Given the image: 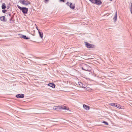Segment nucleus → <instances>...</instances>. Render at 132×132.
I'll return each mask as SVG.
<instances>
[{
  "mask_svg": "<svg viewBox=\"0 0 132 132\" xmlns=\"http://www.w3.org/2000/svg\"><path fill=\"white\" fill-rule=\"evenodd\" d=\"M81 68L83 70L86 71H90L91 70V68L90 67L84 63L82 64Z\"/></svg>",
  "mask_w": 132,
  "mask_h": 132,
  "instance_id": "nucleus-1",
  "label": "nucleus"
},
{
  "mask_svg": "<svg viewBox=\"0 0 132 132\" xmlns=\"http://www.w3.org/2000/svg\"><path fill=\"white\" fill-rule=\"evenodd\" d=\"M17 7L21 11H22L23 13L24 14H26L27 13L28 11V9L25 7H21L19 5H17Z\"/></svg>",
  "mask_w": 132,
  "mask_h": 132,
  "instance_id": "nucleus-2",
  "label": "nucleus"
},
{
  "mask_svg": "<svg viewBox=\"0 0 132 132\" xmlns=\"http://www.w3.org/2000/svg\"><path fill=\"white\" fill-rule=\"evenodd\" d=\"M78 83L80 87L84 88L85 90H89V87L85 86V85L83 84L81 82H78Z\"/></svg>",
  "mask_w": 132,
  "mask_h": 132,
  "instance_id": "nucleus-3",
  "label": "nucleus"
},
{
  "mask_svg": "<svg viewBox=\"0 0 132 132\" xmlns=\"http://www.w3.org/2000/svg\"><path fill=\"white\" fill-rule=\"evenodd\" d=\"M92 3L100 5L102 3L100 0H89Z\"/></svg>",
  "mask_w": 132,
  "mask_h": 132,
  "instance_id": "nucleus-4",
  "label": "nucleus"
},
{
  "mask_svg": "<svg viewBox=\"0 0 132 132\" xmlns=\"http://www.w3.org/2000/svg\"><path fill=\"white\" fill-rule=\"evenodd\" d=\"M19 2L25 6L27 5L30 4V2L27 0H20Z\"/></svg>",
  "mask_w": 132,
  "mask_h": 132,
  "instance_id": "nucleus-5",
  "label": "nucleus"
},
{
  "mask_svg": "<svg viewBox=\"0 0 132 132\" xmlns=\"http://www.w3.org/2000/svg\"><path fill=\"white\" fill-rule=\"evenodd\" d=\"M61 106H54L53 108V109H54L56 110L57 111H58L61 109Z\"/></svg>",
  "mask_w": 132,
  "mask_h": 132,
  "instance_id": "nucleus-6",
  "label": "nucleus"
},
{
  "mask_svg": "<svg viewBox=\"0 0 132 132\" xmlns=\"http://www.w3.org/2000/svg\"><path fill=\"white\" fill-rule=\"evenodd\" d=\"M110 105L112 106L116 107L118 108H120L121 107L119 104L117 105L115 103H111Z\"/></svg>",
  "mask_w": 132,
  "mask_h": 132,
  "instance_id": "nucleus-7",
  "label": "nucleus"
},
{
  "mask_svg": "<svg viewBox=\"0 0 132 132\" xmlns=\"http://www.w3.org/2000/svg\"><path fill=\"white\" fill-rule=\"evenodd\" d=\"M16 97L17 98H23L24 97V95L23 94H19L17 95Z\"/></svg>",
  "mask_w": 132,
  "mask_h": 132,
  "instance_id": "nucleus-8",
  "label": "nucleus"
},
{
  "mask_svg": "<svg viewBox=\"0 0 132 132\" xmlns=\"http://www.w3.org/2000/svg\"><path fill=\"white\" fill-rule=\"evenodd\" d=\"M84 108L86 110H88L90 109V108L89 106H87L85 104L83 105Z\"/></svg>",
  "mask_w": 132,
  "mask_h": 132,
  "instance_id": "nucleus-9",
  "label": "nucleus"
},
{
  "mask_svg": "<svg viewBox=\"0 0 132 132\" xmlns=\"http://www.w3.org/2000/svg\"><path fill=\"white\" fill-rule=\"evenodd\" d=\"M85 45L88 48H90L92 47V45L89 44L87 42L85 43Z\"/></svg>",
  "mask_w": 132,
  "mask_h": 132,
  "instance_id": "nucleus-10",
  "label": "nucleus"
},
{
  "mask_svg": "<svg viewBox=\"0 0 132 132\" xmlns=\"http://www.w3.org/2000/svg\"><path fill=\"white\" fill-rule=\"evenodd\" d=\"M72 9H74L75 8V5L74 4H73L72 3H70L69 6Z\"/></svg>",
  "mask_w": 132,
  "mask_h": 132,
  "instance_id": "nucleus-11",
  "label": "nucleus"
},
{
  "mask_svg": "<svg viewBox=\"0 0 132 132\" xmlns=\"http://www.w3.org/2000/svg\"><path fill=\"white\" fill-rule=\"evenodd\" d=\"M117 12L116 11V12L114 18H113V20L114 22L116 21L117 19Z\"/></svg>",
  "mask_w": 132,
  "mask_h": 132,
  "instance_id": "nucleus-12",
  "label": "nucleus"
},
{
  "mask_svg": "<svg viewBox=\"0 0 132 132\" xmlns=\"http://www.w3.org/2000/svg\"><path fill=\"white\" fill-rule=\"evenodd\" d=\"M48 86L54 88L55 87V85L54 84L49 83L48 84Z\"/></svg>",
  "mask_w": 132,
  "mask_h": 132,
  "instance_id": "nucleus-13",
  "label": "nucleus"
},
{
  "mask_svg": "<svg viewBox=\"0 0 132 132\" xmlns=\"http://www.w3.org/2000/svg\"><path fill=\"white\" fill-rule=\"evenodd\" d=\"M21 37L25 39H29V38L27 37L26 36L22 35L21 36Z\"/></svg>",
  "mask_w": 132,
  "mask_h": 132,
  "instance_id": "nucleus-14",
  "label": "nucleus"
},
{
  "mask_svg": "<svg viewBox=\"0 0 132 132\" xmlns=\"http://www.w3.org/2000/svg\"><path fill=\"white\" fill-rule=\"evenodd\" d=\"M6 6L4 3H3L2 4V7L3 9H4L6 8Z\"/></svg>",
  "mask_w": 132,
  "mask_h": 132,
  "instance_id": "nucleus-15",
  "label": "nucleus"
},
{
  "mask_svg": "<svg viewBox=\"0 0 132 132\" xmlns=\"http://www.w3.org/2000/svg\"><path fill=\"white\" fill-rule=\"evenodd\" d=\"M39 33L40 37L42 39L43 38V33L42 32H39Z\"/></svg>",
  "mask_w": 132,
  "mask_h": 132,
  "instance_id": "nucleus-16",
  "label": "nucleus"
},
{
  "mask_svg": "<svg viewBox=\"0 0 132 132\" xmlns=\"http://www.w3.org/2000/svg\"><path fill=\"white\" fill-rule=\"evenodd\" d=\"M0 20L2 21H4L5 20V16H3L0 17Z\"/></svg>",
  "mask_w": 132,
  "mask_h": 132,
  "instance_id": "nucleus-17",
  "label": "nucleus"
},
{
  "mask_svg": "<svg viewBox=\"0 0 132 132\" xmlns=\"http://www.w3.org/2000/svg\"><path fill=\"white\" fill-rule=\"evenodd\" d=\"M64 109V110H68V109H67L66 108L65 106H63V107L61 106V109Z\"/></svg>",
  "mask_w": 132,
  "mask_h": 132,
  "instance_id": "nucleus-18",
  "label": "nucleus"
},
{
  "mask_svg": "<svg viewBox=\"0 0 132 132\" xmlns=\"http://www.w3.org/2000/svg\"><path fill=\"white\" fill-rule=\"evenodd\" d=\"M103 123H104L105 125H108V124L107 122H106L105 121H103V122H102Z\"/></svg>",
  "mask_w": 132,
  "mask_h": 132,
  "instance_id": "nucleus-19",
  "label": "nucleus"
},
{
  "mask_svg": "<svg viewBox=\"0 0 132 132\" xmlns=\"http://www.w3.org/2000/svg\"><path fill=\"white\" fill-rule=\"evenodd\" d=\"M130 11L131 14H132V5H131V8H130Z\"/></svg>",
  "mask_w": 132,
  "mask_h": 132,
  "instance_id": "nucleus-20",
  "label": "nucleus"
},
{
  "mask_svg": "<svg viewBox=\"0 0 132 132\" xmlns=\"http://www.w3.org/2000/svg\"><path fill=\"white\" fill-rule=\"evenodd\" d=\"M6 11V10H2V12L4 13H5Z\"/></svg>",
  "mask_w": 132,
  "mask_h": 132,
  "instance_id": "nucleus-21",
  "label": "nucleus"
},
{
  "mask_svg": "<svg viewBox=\"0 0 132 132\" xmlns=\"http://www.w3.org/2000/svg\"><path fill=\"white\" fill-rule=\"evenodd\" d=\"M64 0H60V2H64Z\"/></svg>",
  "mask_w": 132,
  "mask_h": 132,
  "instance_id": "nucleus-22",
  "label": "nucleus"
},
{
  "mask_svg": "<svg viewBox=\"0 0 132 132\" xmlns=\"http://www.w3.org/2000/svg\"><path fill=\"white\" fill-rule=\"evenodd\" d=\"M67 5H68L69 6V2H67Z\"/></svg>",
  "mask_w": 132,
  "mask_h": 132,
  "instance_id": "nucleus-23",
  "label": "nucleus"
},
{
  "mask_svg": "<svg viewBox=\"0 0 132 132\" xmlns=\"http://www.w3.org/2000/svg\"><path fill=\"white\" fill-rule=\"evenodd\" d=\"M37 29L38 30V32H40V31H39V29L38 28V29Z\"/></svg>",
  "mask_w": 132,
  "mask_h": 132,
  "instance_id": "nucleus-24",
  "label": "nucleus"
},
{
  "mask_svg": "<svg viewBox=\"0 0 132 132\" xmlns=\"http://www.w3.org/2000/svg\"><path fill=\"white\" fill-rule=\"evenodd\" d=\"M45 1H48V0H45Z\"/></svg>",
  "mask_w": 132,
  "mask_h": 132,
  "instance_id": "nucleus-25",
  "label": "nucleus"
},
{
  "mask_svg": "<svg viewBox=\"0 0 132 132\" xmlns=\"http://www.w3.org/2000/svg\"><path fill=\"white\" fill-rule=\"evenodd\" d=\"M111 1H112L113 0H110Z\"/></svg>",
  "mask_w": 132,
  "mask_h": 132,
  "instance_id": "nucleus-26",
  "label": "nucleus"
}]
</instances>
